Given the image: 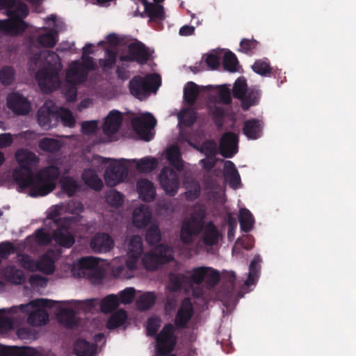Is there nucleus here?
Listing matches in <instances>:
<instances>
[{
	"mask_svg": "<svg viewBox=\"0 0 356 356\" xmlns=\"http://www.w3.org/2000/svg\"><path fill=\"white\" fill-rule=\"evenodd\" d=\"M154 251L158 254L163 264H168L174 259L172 250L167 245L159 244L155 247Z\"/></svg>",
	"mask_w": 356,
	"mask_h": 356,
	"instance_id": "47",
	"label": "nucleus"
},
{
	"mask_svg": "<svg viewBox=\"0 0 356 356\" xmlns=\"http://www.w3.org/2000/svg\"><path fill=\"white\" fill-rule=\"evenodd\" d=\"M140 257L139 256L128 252L125 265L117 266L113 270L115 275L120 277H130L131 275L124 274V271L126 270L127 273L128 271L132 273L137 268L138 261Z\"/></svg>",
	"mask_w": 356,
	"mask_h": 356,
	"instance_id": "26",
	"label": "nucleus"
},
{
	"mask_svg": "<svg viewBox=\"0 0 356 356\" xmlns=\"http://www.w3.org/2000/svg\"><path fill=\"white\" fill-rule=\"evenodd\" d=\"M169 280L170 289L172 291H178L183 286H190L188 276L182 273L176 274L172 273L169 275Z\"/></svg>",
	"mask_w": 356,
	"mask_h": 356,
	"instance_id": "35",
	"label": "nucleus"
},
{
	"mask_svg": "<svg viewBox=\"0 0 356 356\" xmlns=\"http://www.w3.org/2000/svg\"><path fill=\"white\" fill-rule=\"evenodd\" d=\"M119 306V298L114 294L104 297L100 302V309L103 313L108 314Z\"/></svg>",
	"mask_w": 356,
	"mask_h": 356,
	"instance_id": "42",
	"label": "nucleus"
},
{
	"mask_svg": "<svg viewBox=\"0 0 356 356\" xmlns=\"http://www.w3.org/2000/svg\"><path fill=\"white\" fill-rule=\"evenodd\" d=\"M37 117L40 126L44 129H49L57 124L58 113L54 108L42 106L38 111Z\"/></svg>",
	"mask_w": 356,
	"mask_h": 356,
	"instance_id": "17",
	"label": "nucleus"
},
{
	"mask_svg": "<svg viewBox=\"0 0 356 356\" xmlns=\"http://www.w3.org/2000/svg\"><path fill=\"white\" fill-rule=\"evenodd\" d=\"M106 200L111 206L119 207L123 204L124 195L115 190L106 196Z\"/></svg>",
	"mask_w": 356,
	"mask_h": 356,
	"instance_id": "61",
	"label": "nucleus"
},
{
	"mask_svg": "<svg viewBox=\"0 0 356 356\" xmlns=\"http://www.w3.org/2000/svg\"><path fill=\"white\" fill-rule=\"evenodd\" d=\"M261 259L259 256H255L249 266V273L247 280L245 282V285L250 286L254 284L258 277L259 263Z\"/></svg>",
	"mask_w": 356,
	"mask_h": 356,
	"instance_id": "45",
	"label": "nucleus"
},
{
	"mask_svg": "<svg viewBox=\"0 0 356 356\" xmlns=\"http://www.w3.org/2000/svg\"><path fill=\"white\" fill-rule=\"evenodd\" d=\"M76 267L80 271L79 275L86 276L94 284L102 282L105 276L104 269L99 266V260L97 257H82L78 260Z\"/></svg>",
	"mask_w": 356,
	"mask_h": 356,
	"instance_id": "6",
	"label": "nucleus"
},
{
	"mask_svg": "<svg viewBox=\"0 0 356 356\" xmlns=\"http://www.w3.org/2000/svg\"><path fill=\"white\" fill-rule=\"evenodd\" d=\"M74 351L76 356H93L96 346L85 339H78L74 343Z\"/></svg>",
	"mask_w": 356,
	"mask_h": 356,
	"instance_id": "31",
	"label": "nucleus"
},
{
	"mask_svg": "<svg viewBox=\"0 0 356 356\" xmlns=\"http://www.w3.org/2000/svg\"><path fill=\"white\" fill-rule=\"evenodd\" d=\"M145 7V13L152 21L163 20L165 17L164 8L160 4L149 3L147 0H142Z\"/></svg>",
	"mask_w": 356,
	"mask_h": 356,
	"instance_id": "27",
	"label": "nucleus"
},
{
	"mask_svg": "<svg viewBox=\"0 0 356 356\" xmlns=\"http://www.w3.org/2000/svg\"><path fill=\"white\" fill-rule=\"evenodd\" d=\"M225 176L229 186L234 189L238 188L241 185V177L234 163L231 161H225Z\"/></svg>",
	"mask_w": 356,
	"mask_h": 356,
	"instance_id": "28",
	"label": "nucleus"
},
{
	"mask_svg": "<svg viewBox=\"0 0 356 356\" xmlns=\"http://www.w3.org/2000/svg\"><path fill=\"white\" fill-rule=\"evenodd\" d=\"M161 85V78L157 74H149L145 76H135L129 83L130 93L136 98L143 100L151 92H156Z\"/></svg>",
	"mask_w": 356,
	"mask_h": 356,
	"instance_id": "5",
	"label": "nucleus"
},
{
	"mask_svg": "<svg viewBox=\"0 0 356 356\" xmlns=\"http://www.w3.org/2000/svg\"><path fill=\"white\" fill-rule=\"evenodd\" d=\"M204 229L202 241L208 246L216 245L219 240V232L213 222L205 225V213L204 211L194 212L190 218L184 220L181 231L180 239L184 244L191 245Z\"/></svg>",
	"mask_w": 356,
	"mask_h": 356,
	"instance_id": "2",
	"label": "nucleus"
},
{
	"mask_svg": "<svg viewBox=\"0 0 356 356\" xmlns=\"http://www.w3.org/2000/svg\"><path fill=\"white\" fill-rule=\"evenodd\" d=\"M217 149V144L213 140H207L202 143L200 151L207 158H214L218 154Z\"/></svg>",
	"mask_w": 356,
	"mask_h": 356,
	"instance_id": "54",
	"label": "nucleus"
},
{
	"mask_svg": "<svg viewBox=\"0 0 356 356\" xmlns=\"http://www.w3.org/2000/svg\"><path fill=\"white\" fill-rule=\"evenodd\" d=\"M27 28L28 24L24 20H21L20 19L0 20V31L6 35H21Z\"/></svg>",
	"mask_w": 356,
	"mask_h": 356,
	"instance_id": "18",
	"label": "nucleus"
},
{
	"mask_svg": "<svg viewBox=\"0 0 356 356\" xmlns=\"http://www.w3.org/2000/svg\"><path fill=\"white\" fill-rule=\"evenodd\" d=\"M248 89L246 80L243 77L238 78L235 81L232 89L234 97L241 99L245 95Z\"/></svg>",
	"mask_w": 356,
	"mask_h": 356,
	"instance_id": "50",
	"label": "nucleus"
},
{
	"mask_svg": "<svg viewBox=\"0 0 356 356\" xmlns=\"http://www.w3.org/2000/svg\"><path fill=\"white\" fill-rule=\"evenodd\" d=\"M90 246L95 253H106L114 247V241L106 233H97L90 240Z\"/></svg>",
	"mask_w": 356,
	"mask_h": 356,
	"instance_id": "13",
	"label": "nucleus"
},
{
	"mask_svg": "<svg viewBox=\"0 0 356 356\" xmlns=\"http://www.w3.org/2000/svg\"><path fill=\"white\" fill-rule=\"evenodd\" d=\"M127 318V312L124 309H120L113 313L106 323V327L114 330L122 325Z\"/></svg>",
	"mask_w": 356,
	"mask_h": 356,
	"instance_id": "37",
	"label": "nucleus"
},
{
	"mask_svg": "<svg viewBox=\"0 0 356 356\" xmlns=\"http://www.w3.org/2000/svg\"><path fill=\"white\" fill-rule=\"evenodd\" d=\"M156 124L155 118L151 113H147L140 117H136L131 120V125L136 133L140 138L149 141L152 138L151 130Z\"/></svg>",
	"mask_w": 356,
	"mask_h": 356,
	"instance_id": "9",
	"label": "nucleus"
},
{
	"mask_svg": "<svg viewBox=\"0 0 356 356\" xmlns=\"http://www.w3.org/2000/svg\"><path fill=\"white\" fill-rule=\"evenodd\" d=\"M7 106L17 115H26L31 110V104L28 99L17 92L8 95Z\"/></svg>",
	"mask_w": 356,
	"mask_h": 356,
	"instance_id": "14",
	"label": "nucleus"
},
{
	"mask_svg": "<svg viewBox=\"0 0 356 356\" xmlns=\"http://www.w3.org/2000/svg\"><path fill=\"white\" fill-rule=\"evenodd\" d=\"M53 238L57 244L66 248H71L75 243L74 236L65 225H58L53 233Z\"/></svg>",
	"mask_w": 356,
	"mask_h": 356,
	"instance_id": "21",
	"label": "nucleus"
},
{
	"mask_svg": "<svg viewBox=\"0 0 356 356\" xmlns=\"http://www.w3.org/2000/svg\"><path fill=\"white\" fill-rule=\"evenodd\" d=\"M15 246L10 241L0 243V257L7 259L10 254L15 252Z\"/></svg>",
	"mask_w": 356,
	"mask_h": 356,
	"instance_id": "63",
	"label": "nucleus"
},
{
	"mask_svg": "<svg viewBox=\"0 0 356 356\" xmlns=\"http://www.w3.org/2000/svg\"><path fill=\"white\" fill-rule=\"evenodd\" d=\"M238 136L233 132L222 134L219 143L220 154L224 158H232L238 152Z\"/></svg>",
	"mask_w": 356,
	"mask_h": 356,
	"instance_id": "12",
	"label": "nucleus"
},
{
	"mask_svg": "<svg viewBox=\"0 0 356 356\" xmlns=\"http://www.w3.org/2000/svg\"><path fill=\"white\" fill-rule=\"evenodd\" d=\"M178 118L186 127H191L196 121L197 113L193 108H186L179 113Z\"/></svg>",
	"mask_w": 356,
	"mask_h": 356,
	"instance_id": "51",
	"label": "nucleus"
},
{
	"mask_svg": "<svg viewBox=\"0 0 356 356\" xmlns=\"http://www.w3.org/2000/svg\"><path fill=\"white\" fill-rule=\"evenodd\" d=\"M106 58L99 59V63L103 68H112L116 63L117 54L114 50L107 49L105 51Z\"/></svg>",
	"mask_w": 356,
	"mask_h": 356,
	"instance_id": "57",
	"label": "nucleus"
},
{
	"mask_svg": "<svg viewBox=\"0 0 356 356\" xmlns=\"http://www.w3.org/2000/svg\"><path fill=\"white\" fill-rule=\"evenodd\" d=\"M0 356H38V353L31 347L1 346Z\"/></svg>",
	"mask_w": 356,
	"mask_h": 356,
	"instance_id": "24",
	"label": "nucleus"
},
{
	"mask_svg": "<svg viewBox=\"0 0 356 356\" xmlns=\"http://www.w3.org/2000/svg\"><path fill=\"white\" fill-rule=\"evenodd\" d=\"M145 240L150 245H156L161 240V234L157 225H152L147 230Z\"/></svg>",
	"mask_w": 356,
	"mask_h": 356,
	"instance_id": "53",
	"label": "nucleus"
},
{
	"mask_svg": "<svg viewBox=\"0 0 356 356\" xmlns=\"http://www.w3.org/2000/svg\"><path fill=\"white\" fill-rule=\"evenodd\" d=\"M166 158L170 164L177 171L181 172L184 170V161L177 146L172 145L167 149Z\"/></svg>",
	"mask_w": 356,
	"mask_h": 356,
	"instance_id": "29",
	"label": "nucleus"
},
{
	"mask_svg": "<svg viewBox=\"0 0 356 356\" xmlns=\"http://www.w3.org/2000/svg\"><path fill=\"white\" fill-rule=\"evenodd\" d=\"M60 320L68 328H73L76 325V314L73 309L63 308L60 310Z\"/></svg>",
	"mask_w": 356,
	"mask_h": 356,
	"instance_id": "46",
	"label": "nucleus"
},
{
	"mask_svg": "<svg viewBox=\"0 0 356 356\" xmlns=\"http://www.w3.org/2000/svg\"><path fill=\"white\" fill-rule=\"evenodd\" d=\"M15 159L19 165L14 169L13 177L20 191L29 188L31 197L45 196L52 192L60 177L58 167L51 165L42 168L37 173L33 170L38 165L40 159L27 149H19L15 152Z\"/></svg>",
	"mask_w": 356,
	"mask_h": 356,
	"instance_id": "1",
	"label": "nucleus"
},
{
	"mask_svg": "<svg viewBox=\"0 0 356 356\" xmlns=\"http://www.w3.org/2000/svg\"><path fill=\"white\" fill-rule=\"evenodd\" d=\"M137 191L140 198L146 202H151L154 200L156 197V189L152 181L141 179L137 181Z\"/></svg>",
	"mask_w": 356,
	"mask_h": 356,
	"instance_id": "23",
	"label": "nucleus"
},
{
	"mask_svg": "<svg viewBox=\"0 0 356 356\" xmlns=\"http://www.w3.org/2000/svg\"><path fill=\"white\" fill-rule=\"evenodd\" d=\"M149 48L144 43L136 40L127 46V53L121 54L119 60L122 63H137L140 65L146 64L150 58Z\"/></svg>",
	"mask_w": 356,
	"mask_h": 356,
	"instance_id": "8",
	"label": "nucleus"
},
{
	"mask_svg": "<svg viewBox=\"0 0 356 356\" xmlns=\"http://www.w3.org/2000/svg\"><path fill=\"white\" fill-rule=\"evenodd\" d=\"M143 252V245L139 236H133L129 244V253L140 257Z\"/></svg>",
	"mask_w": 356,
	"mask_h": 356,
	"instance_id": "56",
	"label": "nucleus"
},
{
	"mask_svg": "<svg viewBox=\"0 0 356 356\" xmlns=\"http://www.w3.org/2000/svg\"><path fill=\"white\" fill-rule=\"evenodd\" d=\"M156 296L153 292H145L136 300V306L140 311H146L154 305Z\"/></svg>",
	"mask_w": 356,
	"mask_h": 356,
	"instance_id": "38",
	"label": "nucleus"
},
{
	"mask_svg": "<svg viewBox=\"0 0 356 356\" xmlns=\"http://www.w3.org/2000/svg\"><path fill=\"white\" fill-rule=\"evenodd\" d=\"M58 302L48 299H36L27 305H21L19 309L22 313L29 314L28 323L33 326L45 325L49 321V314L46 308L54 307Z\"/></svg>",
	"mask_w": 356,
	"mask_h": 356,
	"instance_id": "4",
	"label": "nucleus"
},
{
	"mask_svg": "<svg viewBox=\"0 0 356 356\" xmlns=\"http://www.w3.org/2000/svg\"><path fill=\"white\" fill-rule=\"evenodd\" d=\"M81 127L82 134L86 136H90L95 134L97 131L98 121H83L81 122Z\"/></svg>",
	"mask_w": 356,
	"mask_h": 356,
	"instance_id": "60",
	"label": "nucleus"
},
{
	"mask_svg": "<svg viewBox=\"0 0 356 356\" xmlns=\"http://www.w3.org/2000/svg\"><path fill=\"white\" fill-rule=\"evenodd\" d=\"M209 114L212 116V120L218 130L223 127L225 111L222 107L213 106L208 109Z\"/></svg>",
	"mask_w": 356,
	"mask_h": 356,
	"instance_id": "40",
	"label": "nucleus"
},
{
	"mask_svg": "<svg viewBox=\"0 0 356 356\" xmlns=\"http://www.w3.org/2000/svg\"><path fill=\"white\" fill-rule=\"evenodd\" d=\"M151 220L152 213L148 207L141 205L134 209L132 221L135 227L144 228L150 223Z\"/></svg>",
	"mask_w": 356,
	"mask_h": 356,
	"instance_id": "22",
	"label": "nucleus"
},
{
	"mask_svg": "<svg viewBox=\"0 0 356 356\" xmlns=\"http://www.w3.org/2000/svg\"><path fill=\"white\" fill-rule=\"evenodd\" d=\"M211 270L207 273V277H205V282L210 286H214L218 284L220 280V273L216 270L211 267H209Z\"/></svg>",
	"mask_w": 356,
	"mask_h": 356,
	"instance_id": "64",
	"label": "nucleus"
},
{
	"mask_svg": "<svg viewBox=\"0 0 356 356\" xmlns=\"http://www.w3.org/2000/svg\"><path fill=\"white\" fill-rule=\"evenodd\" d=\"M175 327L171 323L165 324L156 336V353L159 356L171 353L177 343Z\"/></svg>",
	"mask_w": 356,
	"mask_h": 356,
	"instance_id": "7",
	"label": "nucleus"
},
{
	"mask_svg": "<svg viewBox=\"0 0 356 356\" xmlns=\"http://www.w3.org/2000/svg\"><path fill=\"white\" fill-rule=\"evenodd\" d=\"M198 86L193 81H188L184 88V99L190 106L195 104L199 95Z\"/></svg>",
	"mask_w": 356,
	"mask_h": 356,
	"instance_id": "33",
	"label": "nucleus"
},
{
	"mask_svg": "<svg viewBox=\"0 0 356 356\" xmlns=\"http://www.w3.org/2000/svg\"><path fill=\"white\" fill-rule=\"evenodd\" d=\"M252 69L255 73L263 76H270L273 70V68L267 58L258 59L255 60L254 64L252 65Z\"/></svg>",
	"mask_w": 356,
	"mask_h": 356,
	"instance_id": "43",
	"label": "nucleus"
},
{
	"mask_svg": "<svg viewBox=\"0 0 356 356\" xmlns=\"http://www.w3.org/2000/svg\"><path fill=\"white\" fill-rule=\"evenodd\" d=\"M158 165L156 158L145 157L137 162L136 168L141 172H150L153 171Z\"/></svg>",
	"mask_w": 356,
	"mask_h": 356,
	"instance_id": "49",
	"label": "nucleus"
},
{
	"mask_svg": "<svg viewBox=\"0 0 356 356\" xmlns=\"http://www.w3.org/2000/svg\"><path fill=\"white\" fill-rule=\"evenodd\" d=\"M209 270H211L209 267L206 266L194 268L191 271V275L188 276L189 286H191L193 284H202V282L204 281L205 277H207V271Z\"/></svg>",
	"mask_w": 356,
	"mask_h": 356,
	"instance_id": "44",
	"label": "nucleus"
},
{
	"mask_svg": "<svg viewBox=\"0 0 356 356\" xmlns=\"http://www.w3.org/2000/svg\"><path fill=\"white\" fill-rule=\"evenodd\" d=\"M263 122L257 118L248 120L243 127V134L250 140H257L262 135Z\"/></svg>",
	"mask_w": 356,
	"mask_h": 356,
	"instance_id": "20",
	"label": "nucleus"
},
{
	"mask_svg": "<svg viewBox=\"0 0 356 356\" xmlns=\"http://www.w3.org/2000/svg\"><path fill=\"white\" fill-rule=\"evenodd\" d=\"M58 118H60L63 124L65 127L72 128L75 126L76 120L72 113L68 108H62Z\"/></svg>",
	"mask_w": 356,
	"mask_h": 356,
	"instance_id": "58",
	"label": "nucleus"
},
{
	"mask_svg": "<svg viewBox=\"0 0 356 356\" xmlns=\"http://www.w3.org/2000/svg\"><path fill=\"white\" fill-rule=\"evenodd\" d=\"M122 122V115L121 112L117 110H112L105 119L103 125L104 134L111 138L119 131Z\"/></svg>",
	"mask_w": 356,
	"mask_h": 356,
	"instance_id": "16",
	"label": "nucleus"
},
{
	"mask_svg": "<svg viewBox=\"0 0 356 356\" xmlns=\"http://www.w3.org/2000/svg\"><path fill=\"white\" fill-rule=\"evenodd\" d=\"M193 315V307L188 298H185L176 314L175 324L177 328H186Z\"/></svg>",
	"mask_w": 356,
	"mask_h": 356,
	"instance_id": "15",
	"label": "nucleus"
},
{
	"mask_svg": "<svg viewBox=\"0 0 356 356\" xmlns=\"http://www.w3.org/2000/svg\"><path fill=\"white\" fill-rule=\"evenodd\" d=\"M143 262L145 268L149 270H156L163 264L154 250L144 254Z\"/></svg>",
	"mask_w": 356,
	"mask_h": 356,
	"instance_id": "48",
	"label": "nucleus"
},
{
	"mask_svg": "<svg viewBox=\"0 0 356 356\" xmlns=\"http://www.w3.org/2000/svg\"><path fill=\"white\" fill-rule=\"evenodd\" d=\"M258 42L254 39H243L240 42L241 51L243 53L252 54L253 51L257 49Z\"/></svg>",
	"mask_w": 356,
	"mask_h": 356,
	"instance_id": "62",
	"label": "nucleus"
},
{
	"mask_svg": "<svg viewBox=\"0 0 356 356\" xmlns=\"http://www.w3.org/2000/svg\"><path fill=\"white\" fill-rule=\"evenodd\" d=\"M87 70L81 67L79 61L73 62L66 72L65 80L67 83L79 84L87 79Z\"/></svg>",
	"mask_w": 356,
	"mask_h": 356,
	"instance_id": "19",
	"label": "nucleus"
},
{
	"mask_svg": "<svg viewBox=\"0 0 356 356\" xmlns=\"http://www.w3.org/2000/svg\"><path fill=\"white\" fill-rule=\"evenodd\" d=\"M57 32L49 29L47 32L40 34L37 38V42L44 47L52 48L57 42Z\"/></svg>",
	"mask_w": 356,
	"mask_h": 356,
	"instance_id": "39",
	"label": "nucleus"
},
{
	"mask_svg": "<svg viewBox=\"0 0 356 356\" xmlns=\"http://www.w3.org/2000/svg\"><path fill=\"white\" fill-rule=\"evenodd\" d=\"M6 12L9 19L23 20L29 15V10L28 6L24 2L20 0H14Z\"/></svg>",
	"mask_w": 356,
	"mask_h": 356,
	"instance_id": "25",
	"label": "nucleus"
},
{
	"mask_svg": "<svg viewBox=\"0 0 356 356\" xmlns=\"http://www.w3.org/2000/svg\"><path fill=\"white\" fill-rule=\"evenodd\" d=\"M30 63L36 66L45 65L37 72L35 77L42 91L46 93L54 91L62 67L59 56L53 51H40L31 58Z\"/></svg>",
	"mask_w": 356,
	"mask_h": 356,
	"instance_id": "3",
	"label": "nucleus"
},
{
	"mask_svg": "<svg viewBox=\"0 0 356 356\" xmlns=\"http://www.w3.org/2000/svg\"><path fill=\"white\" fill-rule=\"evenodd\" d=\"M238 220L241 229L244 232H249L252 230L254 225V218L251 212L245 208L239 211Z\"/></svg>",
	"mask_w": 356,
	"mask_h": 356,
	"instance_id": "34",
	"label": "nucleus"
},
{
	"mask_svg": "<svg viewBox=\"0 0 356 356\" xmlns=\"http://www.w3.org/2000/svg\"><path fill=\"white\" fill-rule=\"evenodd\" d=\"M136 295V290L132 287H127L120 293L119 302L122 304H130L133 302Z\"/></svg>",
	"mask_w": 356,
	"mask_h": 356,
	"instance_id": "59",
	"label": "nucleus"
},
{
	"mask_svg": "<svg viewBox=\"0 0 356 356\" xmlns=\"http://www.w3.org/2000/svg\"><path fill=\"white\" fill-rule=\"evenodd\" d=\"M238 63V59L234 53L230 51L225 53L222 64L225 70L232 72H236Z\"/></svg>",
	"mask_w": 356,
	"mask_h": 356,
	"instance_id": "55",
	"label": "nucleus"
},
{
	"mask_svg": "<svg viewBox=\"0 0 356 356\" xmlns=\"http://www.w3.org/2000/svg\"><path fill=\"white\" fill-rule=\"evenodd\" d=\"M261 97L259 89L250 88L245 95L241 98V107L243 111H248L251 106L257 105Z\"/></svg>",
	"mask_w": 356,
	"mask_h": 356,
	"instance_id": "30",
	"label": "nucleus"
},
{
	"mask_svg": "<svg viewBox=\"0 0 356 356\" xmlns=\"http://www.w3.org/2000/svg\"><path fill=\"white\" fill-rule=\"evenodd\" d=\"M127 167L118 162L111 164L105 171V181L111 186H115L123 181L127 177Z\"/></svg>",
	"mask_w": 356,
	"mask_h": 356,
	"instance_id": "11",
	"label": "nucleus"
},
{
	"mask_svg": "<svg viewBox=\"0 0 356 356\" xmlns=\"http://www.w3.org/2000/svg\"><path fill=\"white\" fill-rule=\"evenodd\" d=\"M62 190L68 197H73L80 188L77 181L70 176H65L60 180Z\"/></svg>",
	"mask_w": 356,
	"mask_h": 356,
	"instance_id": "36",
	"label": "nucleus"
},
{
	"mask_svg": "<svg viewBox=\"0 0 356 356\" xmlns=\"http://www.w3.org/2000/svg\"><path fill=\"white\" fill-rule=\"evenodd\" d=\"M160 184L165 193L174 196L179 187V179L177 173L169 167H164L160 175Z\"/></svg>",
	"mask_w": 356,
	"mask_h": 356,
	"instance_id": "10",
	"label": "nucleus"
},
{
	"mask_svg": "<svg viewBox=\"0 0 356 356\" xmlns=\"http://www.w3.org/2000/svg\"><path fill=\"white\" fill-rule=\"evenodd\" d=\"M39 148L46 152L56 153L61 148L59 140L50 138H44L39 141Z\"/></svg>",
	"mask_w": 356,
	"mask_h": 356,
	"instance_id": "41",
	"label": "nucleus"
},
{
	"mask_svg": "<svg viewBox=\"0 0 356 356\" xmlns=\"http://www.w3.org/2000/svg\"><path fill=\"white\" fill-rule=\"evenodd\" d=\"M82 177L86 184L90 188L97 191L102 190L103 182L94 170L91 169L85 170Z\"/></svg>",
	"mask_w": 356,
	"mask_h": 356,
	"instance_id": "32",
	"label": "nucleus"
},
{
	"mask_svg": "<svg viewBox=\"0 0 356 356\" xmlns=\"http://www.w3.org/2000/svg\"><path fill=\"white\" fill-rule=\"evenodd\" d=\"M15 76V71L12 66H3L0 70V82L3 86H10Z\"/></svg>",
	"mask_w": 356,
	"mask_h": 356,
	"instance_id": "52",
	"label": "nucleus"
}]
</instances>
